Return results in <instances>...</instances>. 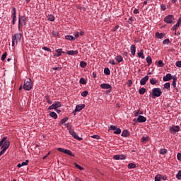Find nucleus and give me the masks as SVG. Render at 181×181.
Here are the masks:
<instances>
[{
  "instance_id": "1",
  "label": "nucleus",
  "mask_w": 181,
  "mask_h": 181,
  "mask_svg": "<svg viewBox=\"0 0 181 181\" xmlns=\"http://www.w3.org/2000/svg\"><path fill=\"white\" fill-rule=\"evenodd\" d=\"M6 139H8V137L4 136L0 141V147H1V149H4L5 151H6V149L9 148V145H11L9 140Z\"/></svg>"
},
{
  "instance_id": "2",
  "label": "nucleus",
  "mask_w": 181,
  "mask_h": 181,
  "mask_svg": "<svg viewBox=\"0 0 181 181\" xmlns=\"http://www.w3.org/2000/svg\"><path fill=\"white\" fill-rule=\"evenodd\" d=\"M22 39L21 33H16L12 36V46H15V45H18L19 42H21Z\"/></svg>"
},
{
  "instance_id": "3",
  "label": "nucleus",
  "mask_w": 181,
  "mask_h": 181,
  "mask_svg": "<svg viewBox=\"0 0 181 181\" xmlns=\"http://www.w3.org/2000/svg\"><path fill=\"white\" fill-rule=\"evenodd\" d=\"M33 87V85L32 84V80L30 78H28L27 81H24L23 88L26 91H30L32 90V88Z\"/></svg>"
},
{
  "instance_id": "4",
  "label": "nucleus",
  "mask_w": 181,
  "mask_h": 181,
  "mask_svg": "<svg viewBox=\"0 0 181 181\" xmlns=\"http://www.w3.org/2000/svg\"><path fill=\"white\" fill-rule=\"evenodd\" d=\"M162 95V90H160V88H154L152 90V98H155L156 97H160Z\"/></svg>"
},
{
  "instance_id": "5",
  "label": "nucleus",
  "mask_w": 181,
  "mask_h": 181,
  "mask_svg": "<svg viewBox=\"0 0 181 181\" xmlns=\"http://www.w3.org/2000/svg\"><path fill=\"white\" fill-rule=\"evenodd\" d=\"M26 22H28V18L23 16L19 17L18 18V30H21V26H25L26 25Z\"/></svg>"
},
{
  "instance_id": "6",
  "label": "nucleus",
  "mask_w": 181,
  "mask_h": 181,
  "mask_svg": "<svg viewBox=\"0 0 181 181\" xmlns=\"http://www.w3.org/2000/svg\"><path fill=\"white\" fill-rule=\"evenodd\" d=\"M57 151H59V152H62V153H65L66 155H69V156H75L74 154L71 153V151L70 150L64 149L63 148H58Z\"/></svg>"
},
{
  "instance_id": "7",
  "label": "nucleus",
  "mask_w": 181,
  "mask_h": 181,
  "mask_svg": "<svg viewBox=\"0 0 181 181\" xmlns=\"http://www.w3.org/2000/svg\"><path fill=\"white\" fill-rule=\"evenodd\" d=\"M69 134L73 136V138H74V139H76L77 141H83V138L79 137L74 130H70Z\"/></svg>"
},
{
  "instance_id": "8",
  "label": "nucleus",
  "mask_w": 181,
  "mask_h": 181,
  "mask_svg": "<svg viewBox=\"0 0 181 181\" xmlns=\"http://www.w3.org/2000/svg\"><path fill=\"white\" fill-rule=\"evenodd\" d=\"M113 159H115V160H124L127 159V156L124 154L115 155L113 156Z\"/></svg>"
},
{
  "instance_id": "9",
  "label": "nucleus",
  "mask_w": 181,
  "mask_h": 181,
  "mask_svg": "<svg viewBox=\"0 0 181 181\" xmlns=\"http://www.w3.org/2000/svg\"><path fill=\"white\" fill-rule=\"evenodd\" d=\"M175 17H173V15H169L164 18V22H165V23H172Z\"/></svg>"
},
{
  "instance_id": "10",
  "label": "nucleus",
  "mask_w": 181,
  "mask_h": 181,
  "mask_svg": "<svg viewBox=\"0 0 181 181\" xmlns=\"http://www.w3.org/2000/svg\"><path fill=\"white\" fill-rule=\"evenodd\" d=\"M170 131L171 132H174V134H176V132H179L180 131V126H173L170 128Z\"/></svg>"
},
{
  "instance_id": "11",
  "label": "nucleus",
  "mask_w": 181,
  "mask_h": 181,
  "mask_svg": "<svg viewBox=\"0 0 181 181\" xmlns=\"http://www.w3.org/2000/svg\"><path fill=\"white\" fill-rule=\"evenodd\" d=\"M163 81H170V80H173V76L170 74H167L166 76H163Z\"/></svg>"
},
{
  "instance_id": "12",
  "label": "nucleus",
  "mask_w": 181,
  "mask_h": 181,
  "mask_svg": "<svg viewBox=\"0 0 181 181\" xmlns=\"http://www.w3.org/2000/svg\"><path fill=\"white\" fill-rule=\"evenodd\" d=\"M149 80V76H146L145 77L142 78L140 81L141 86H145L146 84V82Z\"/></svg>"
},
{
  "instance_id": "13",
  "label": "nucleus",
  "mask_w": 181,
  "mask_h": 181,
  "mask_svg": "<svg viewBox=\"0 0 181 181\" xmlns=\"http://www.w3.org/2000/svg\"><path fill=\"white\" fill-rule=\"evenodd\" d=\"M66 54H69V56H77L78 54V50H69L66 52Z\"/></svg>"
},
{
  "instance_id": "14",
  "label": "nucleus",
  "mask_w": 181,
  "mask_h": 181,
  "mask_svg": "<svg viewBox=\"0 0 181 181\" xmlns=\"http://www.w3.org/2000/svg\"><path fill=\"white\" fill-rule=\"evenodd\" d=\"M137 122L142 123L146 122V117L142 115H139L136 119Z\"/></svg>"
},
{
  "instance_id": "15",
  "label": "nucleus",
  "mask_w": 181,
  "mask_h": 181,
  "mask_svg": "<svg viewBox=\"0 0 181 181\" xmlns=\"http://www.w3.org/2000/svg\"><path fill=\"white\" fill-rule=\"evenodd\" d=\"M100 87L102 88H103L104 90H109V88H112L111 85H110L108 83H102V84H100Z\"/></svg>"
},
{
  "instance_id": "16",
  "label": "nucleus",
  "mask_w": 181,
  "mask_h": 181,
  "mask_svg": "<svg viewBox=\"0 0 181 181\" xmlns=\"http://www.w3.org/2000/svg\"><path fill=\"white\" fill-rule=\"evenodd\" d=\"M55 52L57 54H54V56H56V57H60V56H62V53H64L62 49H55Z\"/></svg>"
},
{
  "instance_id": "17",
  "label": "nucleus",
  "mask_w": 181,
  "mask_h": 181,
  "mask_svg": "<svg viewBox=\"0 0 181 181\" xmlns=\"http://www.w3.org/2000/svg\"><path fill=\"white\" fill-rule=\"evenodd\" d=\"M130 50H131V53H132V56H134L135 53L136 52V47H135L134 45H131Z\"/></svg>"
},
{
  "instance_id": "18",
  "label": "nucleus",
  "mask_w": 181,
  "mask_h": 181,
  "mask_svg": "<svg viewBox=\"0 0 181 181\" xmlns=\"http://www.w3.org/2000/svg\"><path fill=\"white\" fill-rule=\"evenodd\" d=\"M86 107V105L84 104H81V105H77L76 107V111H81V110H83V108H84Z\"/></svg>"
},
{
  "instance_id": "19",
  "label": "nucleus",
  "mask_w": 181,
  "mask_h": 181,
  "mask_svg": "<svg viewBox=\"0 0 181 181\" xmlns=\"http://www.w3.org/2000/svg\"><path fill=\"white\" fill-rule=\"evenodd\" d=\"M52 106L54 107V110H57V108L62 107V104L60 102H56L55 103L52 104Z\"/></svg>"
},
{
  "instance_id": "20",
  "label": "nucleus",
  "mask_w": 181,
  "mask_h": 181,
  "mask_svg": "<svg viewBox=\"0 0 181 181\" xmlns=\"http://www.w3.org/2000/svg\"><path fill=\"white\" fill-rule=\"evenodd\" d=\"M156 37H157V39H163V37H165V34L156 33Z\"/></svg>"
},
{
  "instance_id": "21",
  "label": "nucleus",
  "mask_w": 181,
  "mask_h": 181,
  "mask_svg": "<svg viewBox=\"0 0 181 181\" xmlns=\"http://www.w3.org/2000/svg\"><path fill=\"white\" fill-rule=\"evenodd\" d=\"M49 117H51V118H54V119H57V114L55 112H51L49 113Z\"/></svg>"
},
{
  "instance_id": "22",
  "label": "nucleus",
  "mask_w": 181,
  "mask_h": 181,
  "mask_svg": "<svg viewBox=\"0 0 181 181\" xmlns=\"http://www.w3.org/2000/svg\"><path fill=\"white\" fill-rule=\"evenodd\" d=\"M129 135V132L128 130H124L122 133V136H124V138L128 137Z\"/></svg>"
},
{
  "instance_id": "23",
  "label": "nucleus",
  "mask_w": 181,
  "mask_h": 181,
  "mask_svg": "<svg viewBox=\"0 0 181 181\" xmlns=\"http://www.w3.org/2000/svg\"><path fill=\"white\" fill-rule=\"evenodd\" d=\"M176 81H177V78L175 76L173 78V83H172V86H173V87H174V88H176Z\"/></svg>"
},
{
  "instance_id": "24",
  "label": "nucleus",
  "mask_w": 181,
  "mask_h": 181,
  "mask_svg": "<svg viewBox=\"0 0 181 181\" xmlns=\"http://www.w3.org/2000/svg\"><path fill=\"white\" fill-rule=\"evenodd\" d=\"M115 60L118 62V63H121L122 62H124V59H122V57L121 55L117 56L115 57Z\"/></svg>"
},
{
  "instance_id": "25",
  "label": "nucleus",
  "mask_w": 181,
  "mask_h": 181,
  "mask_svg": "<svg viewBox=\"0 0 181 181\" xmlns=\"http://www.w3.org/2000/svg\"><path fill=\"white\" fill-rule=\"evenodd\" d=\"M137 54L139 57H141V59H145V55H144V49H141Z\"/></svg>"
},
{
  "instance_id": "26",
  "label": "nucleus",
  "mask_w": 181,
  "mask_h": 181,
  "mask_svg": "<svg viewBox=\"0 0 181 181\" xmlns=\"http://www.w3.org/2000/svg\"><path fill=\"white\" fill-rule=\"evenodd\" d=\"M48 21H50V22H54V16L49 14L47 16Z\"/></svg>"
},
{
  "instance_id": "27",
  "label": "nucleus",
  "mask_w": 181,
  "mask_h": 181,
  "mask_svg": "<svg viewBox=\"0 0 181 181\" xmlns=\"http://www.w3.org/2000/svg\"><path fill=\"white\" fill-rule=\"evenodd\" d=\"M65 38L66 39V40H76V38L73 35H66Z\"/></svg>"
},
{
  "instance_id": "28",
  "label": "nucleus",
  "mask_w": 181,
  "mask_h": 181,
  "mask_svg": "<svg viewBox=\"0 0 181 181\" xmlns=\"http://www.w3.org/2000/svg\"><path fill=\"white\" fill-rule=\"evenodd\" d=\"M146 62L148 66H151V64H152V58L151 57V56H148L146 57Z\"/></svg>"
},
{
  "instance_id": "29",
  "label": "nucleus",
  "mask_w": 181,
  "mask_h": 181,
  "mask_svg": "<svg viewBox=\"0 0 181 181\" xmlns=\"http://www.w3.org/2000/svg\"><path fill=\"white\" fill-rule=\"evenodd\" d=\"M158 83V80L153 78H151L150 79V83L152 84V86H155V84H156Z\"/></svg>"
},
{
  "instance_id": "30",
  "label": "nucleus",
  "mask_w": 181,
  "mask_h": 181,
  "mask_svg": "<svg viewBox=\"0 0 181 181\" xmlns=\"http://www.w3.org/2000/svg\"><path fill=\"white\" fill-rule=\"evenodd\" d=\"M146 91V88H141L139 89V93L141 95H142L145 94Z\"/></svg>"
},
{
  "instance_id": "31",
  "label": "nucleus",
  "mask_w": 181,
  "mask_h": 181,
  "mask_svg": "<svg viewBox=\"0 0 181 181\" xmlns=\"http://www.w3.org/2000/svg\"><path fill=\"white\" fill-rule=\"evenodd\" d=\"M12 15L13 18H14V19H16V8L15 7H13L12 8Z\"/></svg>"
},
{
  "instance_id": "32",
  "label": "nucleus",
  "mask_w": 181,
  "mask_h": 181,
  "mask_svg": "<svg viewBox=\"0 0 181 181\" xmlns=\"http://www.w3.org/2000/svg\"><path fill=\"white\" fill-rule=\"evenodd\" d=\"M68 119H69V117H65V118L62 119L60 121L59 125H63V124H64L65 122H66V121H68Z\"/></svg>"
},
{
  "instance_id": "33",
  "label": "nucleus",
  "mask_w": 181,
  "mask_h": 181,
  "mask_svg": "<svg viewBox=\"0 0 181 181\" xmlns=\"http://www.w3.org/2000/svg\"><path fill=\"white\" fill-rule=\"evenodd\" d=\"M104 73L105 74H106L107 76H110V74H111V71H110L109 68H105L104 69Z\"/></svg>"
},
{
  "instance_id": "34",
  "label": "nucleus",
  "mask_w": 181,
  "mask_h": 181,
  "mask_svg": "<svg viewBox=\"0 0 181 181\" xmlns=\"http://www.w3.org/2000/svg\"><path fill=\"white\" fill-rule=\"evenodd\" d=\"M80 66L83 69H85V67H87V63L84 61H82V62H80Z\"/></svg>"
},
{
  "instance_id": "35",
  "label": "nucleus",
  "mask_w": 181,
  "mask_h": 181,
  "mask_svg": "<svg viewBox=\"0 0 181 181\" xmlns=\"http://www.w3.org/2000/svg\"><path fill=\"white\" fill-rule=\"evenodd\" d=\"M134 168H136V165L134 163H129L128 164L129 169H134Z\"/></svg>"
},
{
  "instance_id": "36",
  "label": "nucleus",
  "mask_w": 181,
  "mask_h": 181,
  "mask_svg": "<svg viewBox=\"0 0 181 181\" xmlns=\"http://www.w3.org/2000/svg\"><path fill=\"white\" fill-rule=\"evenodd\" d=\"M168 153V150L166 148H161L160 150V153L161 155H165V153Z\"/></svg>"
},
{
  "instance_id": "37",
  "label": "nucleus",
  "mask_w": 181,
  "mask_h": 181,
  "mask_svg": "<svg viewBox=\"0 0 181 181\" xmlns=\"http://www.w3.org/2000/svg\"><path fill=\"white\" fill-rule=\"evenodd\" d=\"M75 167L77 168V169H79V170H84V168L81 167L80 165L77 164V163H74Z\"/></svg>"
},
{
  "instance_id": "38",
  "label": "nucleus",
  "mask_w": 181,
  "mask_h": 181,
  "mask_svg": "<svg viewBox=\"0 0 181 181\" xmlns=\"http://www.w3.org/2000/svg\"><path fill=\"white\" fill-rule=\"evenodd\" d=\"M114 134H115L116 135H119V134H121V129L117 128L115 130Z\"/></svg>"
},
{
  "instance_id": "39",
  "label": "nucleus",
  "mask_w": 181,
  "mask_h": 181,
  "mask_svg": "<svg viewBox=\"0 0 181 181\" xmlns=\"http://www.w3.org/2000/svg\"><path fill=\"white\" fill-rule=\"evenodd\" d=\"M162 177V175H160V174H158L156 177H155V181H160V178Z\"/></svg>"
},
{
  "instance_id": "40",
  "label": "nucleus",
  "mask_w": 181,
  "mask_h": 181,
  "mask_svg": "<svg viewBox=\"0 0 181 181\" xmlns=\"http://www.w3.org/2000/svg\"><path fill=\"white\" fill-rule=\"evenodd\" d=\"M88 95V91L84 90L83 92L81 93V96L82 97H87Z\"/></svg>"
},
{
  "instance_id": "41",
  "label": "nucleus",
  "mask_w": 181,
  "mask_h": 181,
  "mask_svg": "<svg viewBox=\"0 0 181 181\" xmlns=\"http://www.w3.org/2000/svg\"><path fill=\"white\" fill-rule=\"evenodd\" d=\"M158 63V67H163V66H165V64L162 60H159Z\"/></svg>"
},
{
  "instance_id": "42",
  "label": "nucleus",
  "mask_w": 181,
  "mask_h": 181,
  "mask_svg": "<svg viewBox=\"0 0 181 181\" xmlns=\"http://www.w3.org/2000/svg\"><path fill=\"white\" fill-rule=\"evenodd\" d=\"M6 56H7L6 52H4V53L1 55V60L2 62H4V60H5V59H6Z\"/></svg>"
},
{
  "instance_id": "43",
  "label": "nucleus",
  "mask_w": 181,
  "mask_h": 181,
  "mask_svg": "<svg viewBox=\"0 0 181 181\" xmlns=\"http://www.w3.org/2000/svg\"><path fill=\"white\" fill-rule=\"evenodd\" d=\"M163 45H169L170 43V40H169V39L167 38L163 41Z\"/></svg>"
},
{
  "instance_id": "44",
  "label": "nucleus",
  "mask_w": 181,
  "mask_h": 181,
  "mask_svg": "<svg viewBox=\"0 0 181 181\" xmlns=\"http://www.w3.org/2000/svg\"><path fill=\"white\" fill-rule=\"evenodd\" d=\"M176 177L177 179H178V180H181V170H180L177 174L176 175Z\"/></svg>"
},
{
  "instance_id": "45",
  "label": "nucleus",
  "mask_w": 181,
  "mask_h": 181,
  "mask_svg": "<svg viewBox=\"0 0 181 181\" xmlns=\"http://www.w3.org/2000/svg\"><path fill=\"white\" fill-rule=\"evenodd\" d=\"M79 83L81 84H86L87 83V81H86V79L84 78H81L79 81Z\"/></svg>"
},
{
  "instance_id": "46",
  "label": "nucleus",
  "mask_w": 181,
  "mask_h": 181,
  "mask_svg": "<svg viewBox=\"0 0 181 181\" xmlns=\"http://www.w3.org/2000/svg\"><path fill=\"white\" fill-rule=\"evenodd\" d=\"M148 139H149V137H148V136H144V137L142 138V142H143V144L146 143V141H148Z\"/></svg>"
},
{
  "instance_id": "47",
  "label": "nucleus",
  "mask_w": 181,
  "mask_h": 181,
  "mask_svg": "<svg viewBox=\"0 0 181 181\" xmlns=\"http://www.w3.org/2000/svg\"><path fill=\"white\" fill-rule=\"evenodd\" d=\"M180 26L179 24L176 23L173 27L172 28V30H177V28Z\"/></svg>"
},
{
  "instance_id": "48",
  "label": "nucleus",
  "mask_w": 181,
  "mask_h": 181,
  "mask_svg": "<svg viewBox=\"0 0 181 181\" xmlns=\"http://www.w3.org/2000/svg\"><path fill=\"white\" fill-rule=\"evenodd\" d=\"M117 129V127L115 125H111L110 127L109 128V131H115Z\"/></svg>"
},
{
  "instance_id": "49",
  "label": "nucleus",
  "mask_w": 181,
  "mask_h": 181,
  "mask_svg": "<svg viewBox=\"0 0 181 181\" xmlns=\"http://www.w3.org/2000/svg\"><path fill=\"white\" fill-rule=\"evenodd\" d=\"M66 128L69 129V132L70 131H73V129H71V124H70V123L66 124Z\"/></svg>"
},
{
  "instance_id": "50",
  "label": "nucleus",
  "mask_w": 181,
  "mask_h": 181,
  "mask_svg": "<svg viewBox=\"0 0 181 181\" xmlns=\"http://www.w3.org/2000/svg\"><path fill=\"white\" fill-rule=\"evenodd\" d=\"M52 36H54V37H57V36H59V33L56 31H52Z\"/></svg>"
},
{
  "instance_id": "51",
  "label": "nucleus",
  "mask_w": 181,
  "mask_h": 181,
  "mask_svg": "<svg viewBox=\"0 0 181 181\" xmlns=\"http://www.w3.org/2000/svg\"><path fill=\"white\" fill-rule=\"evenodd\" d=\"M164 87L165 88H170V83L168 82V83H165V85H164Z\"/></svg>"
},
{
  "instance_id": "52",
  "label": "nucleus",
  "mask_w": 181,
  "mask_h": 181,
  "mask_svg": "<svg viewBox=\"0 0 181 181\" xmlns=\"http://www.w3.org/2000/svg\"><path fill=\"white\" fill-rule=\"evenodd\" d=\"M28 163H29V160H26L25 162L21 163V166H27Z\"/></svg>"
},
{
  "instance_id": "53",
  "label": "nucleus",
  "mask_w": 181,
  "mask_h": 181,
  "mask_svg": "<svg viewBox=\"0 0 181 181\" xmlns=\"http://www.w3.org/2000/svg\"><path fill=\"white\" fill-rule=\"evenodd\" d=\"M42 50H46L47 52H52V49L47 47H42Z\"/></svg>"
},
{
  "instance_id": "54",
  "label": "nucleus",
  "mask_w": 181,
  "mask_h": 181,
  "mask_svg": "<svg viewBox=\"0 0 181 181\" xmlns=\"http://www.w3.org/2000/svg\"><path fill=\"white\" fill-rule=\"evenodd\" d=\"M177 67H181V61H178L175 63Z\"/></svg>"
},
{
  "instance_id": "55",
  "label": "nucleus",
  "mask_w": 181,
  "mask_h": 181,
  "mask_svg": "<svg viewBox=\"0 0 181 181\" xmlns=\"http://www.w3.org/2000/svg\"><path fill=\"white\" fill-rule=\"evenodd\" d=\"M91 138H93L94 139H100V136L93 135V136H91Z\"/></svg>"
},
{
  "instance_id": "56",
  "label": "nucleus",
  "mask_w": 181,
  "mask_h": 181,
  "mask_svg": "<svg viewBox=\"0 0 181 181\" xmlns=\"http://www.w3.org/2000/svg\"><path fill=\"white\" fill-rule=\"evenodd\" d=\"M160 8L162 11H166V6L165 4H161Z\"/></svg>"
},
{
  "instance_id": "57",
  "label": "nucleus",
  "mask_w": 181,
  "mask_h": 181,
  "mask_svg": "<svg viewBox=\"0 0 181 181\" xmlns=\"http://www.w3.org/2000/svg\"><path fill=\"white\" fill-rule=\"evenodd\" d=\"M132 22H134V18H132V17H130L128 20V23L131 24L132 23Z\"/></svg>"
},
{
  "instance_id": "58",
  "label": "nucleus",
  "mask_w": 181,
  "mask_h": 181,
  "mask_svg": "<svg viewBox=\"0 0 181 181\" xmlns=\"http://www.w3.org/2000/svg\"><path fill=\"white\" fill-rule=\"evenodd\" d=\"M6 151V150L2 149V151H0V156H2V155H4Z\"/></svg>"
},
{
  "instance_id": "59",
  "label": "nucleus",
  "mask_w": 181,
  "mask_h": 181,
  "mask_svg": "<svg viewBox=\"0 0 181 181\" xmlns=\"http://www.w3.org/2000/svg\"><path fill=\"white\" fill-rule=\"evenodd\" d=\"M177 158L178 160H181V153H177Z\"/></svg>"
},
{
  "instance_id": "60",
  "label": "nucleus",
  "mask_w": 181,
  "mask_h": 181,
  "mask_svg": "<svg viewBox=\"0 0 181 181\" xmlns=\"http://www.w3.org/2000/svg\"><path fill=\"white\" fill-rule=\"evenodd\" d=\"M109 63H110V64H113V65L117 64V63H115V61H114V59L110 60V61L109 62Z\"/></svg>"
},
{
  "instance_id": "61",
  "label": "nucleus",
  "mask_w": 181,
  "mask_h": 181,
  "mask_svg": "<svg viewBox=\"0 0 181 181\" xmlns=\"http://www.w3.org/2000/svg\"><path fill=\"white\" fill-rule=\"evenodd\" d=\"M180 23H181V17H180L177 20V25H179L180 26Z\"/></svg>"
},
{
  "instance_id": "62",
  "label": "nucleus",
  "mask_w": 181,
  "mask_h": 181,
  "mask_svg": "<svg viewBox=\"0 0 181 181\" xmlns=\"http://www.w3.org/2000/svg\"><path fill=\"white\" fill-rule=\"evenodd\" d=\"M139 114H142V112L139 113V111L135 112L134 117H138Z\"/></svg>"
},
{
  "instance_id": "63",
  "label": "nucleus",
  "mask_w": 181,
  "mask_h": 181,
  "mask_svg": "<svg viewBox=\"0 0 181 181\" xmlns=\"http://www.w3.org/2000/svg\"><path fill=\"white\" fill-rule=\"evenodd\" d=\"M80 36V33L76 32L75 33V37H78Z\"/></svg>"
},
{
  "instance_id": "64",
  "label": "nucleus",
  "mask_w": 181,
  "mask_h": 181,
  "mask_svg": "<svg viewBox=\"0 0 181 181\" xmlns=\"http://www.w3.org/2000/svg\"><path fill=\"white\" fill-rule=\"evenodd\" d=\"M134 13H139V10L135 8V9L134 10Z\"/></svg>"
}]
</instances>
